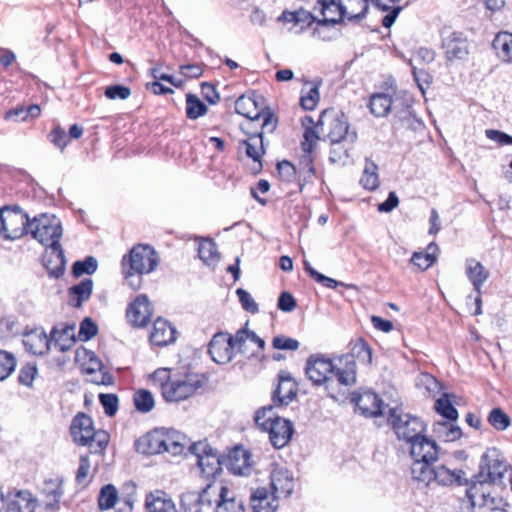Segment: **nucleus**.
Returning <instances> with one entry per match:
<instances>
[{"label":"nucleus","instance_id":"1","mask_svg":"<svg viewBox=\"0 0 512 512\" xmlns=\"http://www.w3.org/2000/svg\"><path fill=\"white\" fill-rule=\"evenodd\" d=\"M323 19L318 26L336 25L347 18L351 22L361 21L368 13V0H318Z\"/></svg>","mask_w":512,"mask_h":512},{"label":"nucleus","instance_id":"2","mask_svg":"<svg viewBox=\"0 0 512 512\" xmlns=\"http://www.w3.org/2000/svg\"><path fill=\"white\" fill-rule=\"evenodd\" d=\"M70 434L80 446H88L90 453L101 454L107 447L109 435L104 430H95L93 420L85 413H78L72 420Z\"/></svg>","mask_w":512,"mask_h":512},{"label":"nucleus","instance_id":"3","mask_svg":"<svg viewBox=\"0 0 512 512\" xmlns=\"http://www.w3.org/2000/svg\"><path fill=\"white\" fill-rule=\"evenodd\" d=\"M318 126H327L326 136L330 140L332 146L344 144L345 154L351 146L357 141L358 135L355 130H350L347 117L342 112H334L333 110H325L321 113ZM331 153H336L333 147Z\"/></svg>","mask_w":512,"mask_h":512},{"label":"nucleus","instance_id":"4","mask_svg":"<svg viewBox=\"0 0 512 512\" xmlns=\"http://www.w3.org/2000/svg\"><path fill=\"white\" fill-rule=\"evenodd\" d=\"M417 476L414 481L429 487L433 484L438 486H463L468 485L469 481L466 473L462 469H450L446 465H429L424 470H416Z\"/></svg>","mask_w":512,"mask_h":512},{"label":"nucleus","instance_id":"5","mask_svg":"<svg viewBox=\"0 0 512 512\" xmlns=\"http://www.w3.org/2000/svg\"><path fill=\"white\" fill-rule=\"evenodd\" d=\"M388 422L392 426L397 439L412 444L426 433L424 421L409 413H403L396 408L389 410Z\"/></svg>","mask_w":512,"mask_h":512},{"label":"nucleus","instance_id":"6","mask_svg":"<svg viewBox=\"0 0 512 512\" xmlns=\"http://www.w3.org/2000/svg\"><path fill=\"white\" fill-rule=\"evenodd\" d=\"M338 357L340 367H343L342 373H340L341 385L348 387L356 383V360L365 365L371 364L372 349L363 338H359L351 347L350 353Z\"/></svg>","mask_w":512,"mask_h":512},{"label":"nucleus","instance_id":"7","mask_svg":"<svg viewBox=\"0 0 512 512\" xmlns=\"http://www.w3.org/2000/svg\"><path fill=\"white\" fill-rule=\"evenodd\" d=\"M342 368L339 357L329 359L323 355H311L306 361L305 373L309 380L317 386L328 384L333 376L341 384Z\"/></svg>","mask_w":512,"mask_h":512},{"label":"nucleus","instance_id":"8","mask_svg":"<svg viewBox=\"0 0 512 512\" xmlns=\"http://www.w3.org/2000/svg\"><path fill=\"white\" fill-rule=\"evenodd\" d=\"M62 233L61 222L55 215L40 214L33 217L28 225V234L46 247L60 244Z\"/></svg>","mask_w":512,"mask_h":512},{"label":"nucleus","instance_id":"9","mask_svg":"<svg viewBox=\"0 0 512 512\" xmlns=\"http://www.w3.org/2000/svg\"><path fill=\"white\" fill-rule=\"evenodd\" d=\"M30 218L20 206H4L0 209V236L15 240L28 234Z\"/></svg>","mask_w":512,"mask_h":512},{"label":"nucleus","instance_id":"10","mask_svg":"<svg viewBox=\"0 0 512 512\" xmlns=\"http://www.w3.org/2000/svg\"><path fill=\"white\" fill-rule=\"evenodd\" d=\"M224 489V485L217 483L207 484L201 492L189 491L182 495L181 503L185 512H204L205 510H213L220 500V496Z\"/></svg>","mask_w":512,"mask_h":512},{"label":"nucleus","instance_id":"11","mask_svg":"<svg viewBox=\"0 0 512 512\" xmlns=\"http://www.w3.org/2000/svg\"><path fill=\"white\" fill-rule=\"evenodd\" d=\"M159 264L158 253L150 245L138 244L122 259V268H129L138 274H149Z\"/></svg>","mask_w":512,"mask_h":512},{"label":"nucleus","instance_id":"12","mask_svg":"<svg viewBox=\"0 0 512 512\" xmlns=\"http://www.w3.org/2000/svg\"><path fill=\"white\" fill-rule=\"evenodd\" d=\"M202 381L197 375H185L183 378H169L161 385L162 395L168 402H179L192 396Z\"/></svg>","mask_w":512,"mask_h":512},{"label":"nucleus","instance_id":"13","mask_svg":"<svg viewBox=\"0 0 512 512\" xmlns=\"http://www.w3.org/2000/svg\"><path fill=\"white\" fill-rule=\"evenodd\" d=\"M409 446L410 455L414 460L411 466V475L414 478L417 476L416 470H424L438 460L440 448L425 434Z\"/></svg>","mask_w":512,"mask_h":512},{"label":"nucleus","instance_id":"14","mask_svg":"<svg viewBox=\"0 0 512 512\" xmlns=\"http://www.w3.org/2000/svg\"><path fill=\"white\" fill-rule=\"evenodd\" d=\"M235 111L251 121L262 120L261 128L266 132H273L277 125V119L273 113L257 109V102L252 97L240 96L235 102Z\"/></svg>","mask_w":512,"mask_h":512},{"label":"nucleus","instance_id":"15","mask_svg":"<svg viewBox=\"0 0 512 512\" xmlns=\"http://www.w3.org/2000/svg\"><path fill=\"white\" fill-rule=\"evenodd\" d=\"M508 464L503 454L497 448H488L481 457L479 471L490 482L501 483L507 472Z\"/></svg>","mask_w":512,"mask_h":512},{"label":"nucleus","instance_id":"16","mask_svg":"<svg viewBox=\"0 0 512 512\" xmlns=\"http://www.w3.org/2000/svg\"><path fill=\"white\" fill-rule=\"evenodd\" d=\"M74 329V325L67 326L62 330H58L56 327H54L50 332V337H48L44 332L40 333L36 336L40 347L33 349V353L44 354L47 350H49L51 343H53L54 346L62 352L70 349L72 344L75 342Z\"/></svg>","mask_w":512,"mask_h":512},{"label":"nucleus","instance_id":"17","mask_svg":"<svg viewBox=\"0 0 512 512\" xmlns=\"http://www.w3.org/2000/svg\"><path fill=\"white\" fill-rule=\"evenodd\" d=\"M153 306L147 295H138L127 307L126 318L134 328H144L151 321Z\"/></svg>","mask_w":512,"mask_h":512},{"label":"nucleus","instance_id":"18","mask_svg":"<svg viewBox=\"0 0 512 512\" xmlns=\"http://www.w3.org/2000/svg\"><path fill=\"white\" fill-rule=\"evenodd\" d=\"M264 425L265 428L262 430L268 433L269 441L275 449H281L288 445L294 433V425L290 420L275 419Z\"/></svg>","mask_w":512,"mask_h":512},{"label":"nucleus","instance_id":"19","mask_svg":"<svg viewBox=\"0 0 512 512\" xmlns=\"http://www.w3.org/2000/svg\"><path fill=\"white\" fill-rule=\"evenodd\" d=\"M208 353L217 364L229 363L235 353L232 340L228 339V335L225 333H216L209 343Z\"/></svg>","mask_w":512,"mask_h":512},{"label":"nucleus","instance_id":"20","mask_svg":"<svg viewBox=\"0 0 512 512\" xmlns=\"http://www.w3.org/2000/svg\"><path fill=\"white\" fill-rule=\"evenodd\" d=\"M297 395V383L291 373L281 370L278 373V385L272 393V400L277 405H288Z\"/></svg>","mask_w":512,"mask_h":512},{"label":"nucleus","instance_id":"21","mask_svg":"<svg viewBox=\"0 0 512 512\" xmlns=\"http://www.w3.org/2000/svg\"><path fill=\"white\" fill-rule=\"evenodd\" d=\"M272 492L280 497H288L294 490L295 480L293 473L283 466H275L270 474Z\"/></svg>","mask_w":512,"mask_h":512},{"label":"nucleus","instance_id":"22","mask_svg":"<svg viewBox=\"0 0 512 512\" xmlns=\"http://www.w3.org/2000/svg\"><path fill=\"white\" fill-rule=\"evenodd\" d=\"M352 401L357 410L366 418H373L383 413V401L373 391H364L359 395H354Z\"/></svg>","mask_w":512,"mask_h":512},{"label":"nucleus","instance_id":"23","mask_svg":"<svg viewBox=\"0 0 512 512\" xmlns=\"http://www.w3.org/2000/svg\"><path fill=\"white\" fill-rule=\"evenodd\" d=\"M136 450L146 455H155L164 452V428H156L141 436L135 442Z\"/></svg>","mask_w":512,"mask_h":512},{"label":"nucleus","instance_id":"24","mask_svg":"<svg viewBox=\"0 0 512 512\" xmlns=\"http://www.w3.org/2000/svg\"><path fill=\"white\" fill-rule=\"evenodd\" d=\"M43 265L50 277L59 278L64 274L66 259L60 244L47 246L43 255Z\"/></svg>","mask_w":512,"mask_h":512},{"label":"nucleus","instance_id":"25","mask_svg":"<svg viewBox=\"0 0 512 512\" xmlns=\"http://www.w3.org/2000/svg\"><path fill=\"white\" fill-rule=\"evenodd\" d=\"M400 94L395 97L387 93H375L371 95L368 107L375 117H386L391 111H397Z\"/></svg>","mask_w":512,"mask_h":512},{"label":"nucleus","instance_id":"26","mask_svg":"<svg viewBox=\"0 0 512 512\" xmlns=\"http://www.w3.org/2000/svg\"><path fill=\"white\" fill-rule=\"evenodd\" d=\"M177 331L167 320L159 317L153 323V329L150 333V342L152 345L163 347L176 340Z\"/></svg>","mask_w":512,"mask_h":512},{"label":"nucleus","instance_id":"27","mask_svg":"<svg viewBox=\"0 0 512 512\" xmlns=\"http://www.w3.org/2000/svg\"><path fill=\"white\" fill-rule=\"evenodd\" d=\"M442 47L448 60H461L468 55V42L460 32H452L444 38Z\"/></svg>","mask_w":512,"mask_h":512},{"label":"nucleus","instance_id":"28","mask_svg":"<svg viewBox=\"0 0 512 512\" xmlns=\"http://www.w3.org/2000/svg\"><path fill=\"white\" fill-rule=\"evenodd\" d=\"M278 498L274 492L270 493L265 487H259L250 495V506L253 512H276Z\"/></svg>","mask_w":512,"mask_h":512},{"label":"nucleus","instance_id":"29","mask_svg":"<svg viewBox=\"0 0 512 512\" xmlns=\"http://www.w3.org/2000/svg\"><path fill=\"white\" fill-rule=\"evenodd\" d=\"M229 471L235 475H246L251 468V455L249 451L241 446L233 448L226 460Z\"/></svg>","mask_w":512,"mask_h":512},{"label":"nucleus","instance_id":"30","mask_svg":"<svg viewBox=\"0 0 512 512\" xmlns=\"http://www.w3.org/2000/svg\"><path fill=\"white\" fill-rule=\"evenodd\" d=\"M93 286V280L90 278H85L80 283L71 286L68 289L70 305L75 308L82 307L83 303L90 299L93 291Z\"/></svg>","mask_w":512,"mask_h":512},{"label":"nucleus","instance_id":"31","mask_svg":"<svg viewBox=\"0 0 512 512\" xmlns=\"http://www.w3.org/2000/svg\"><path fill=\"white\" fill-rule=\"evenodd\" d=\"M145 506L147 512H177L174 502L163 491L147 495Z\"/></svg>","mask_w":512,"mask_h":512},{"label":"nucleus","instance_id":"32","mask_svg":"<svg viewBox=\"0 0 512 512\" xmlns=\"http://www.w3.org/2000/svg\"><path fill=\"white\" fill-rule=\"evenodd\" d=\"M488 480L484 478L483 471L478 472L473 476L469 487L466 490V496L468 498L467 507H471L472 509L475 507H483L485 502L481 499V491H484L486 488Z\"/></svg>","mask_w":512,"mask_h":512},{"label":"nucleus","instance_id":"33","mask_svg":"<svg viewBox=\"0 0 512 512\" xmlns=\"http://www.w3.org/2000/svg\"><path fill=\"white\" fill-rule=\"evenodd\" d=\"M240 148L244 149L247 157L253 159L254 162H258V169L261 170V158L265 153L262 133L252 135L248 139L241 141Z\"/></svg>","mask_w":512,"mask_h":512},{"label":"nucleus","instance_id":"34","mask_svg":"<svg viewBox=\"0 0 512 512\" xmlns=\"http://www.w3.org/2000/svg\"><path fill=\"white\" fill-rule=\"evenodd\" d=\"M466 266L467 276L471 281L474 290L480 294L482 285L489 277V272L480 262H477L474 259L467 260Z\"/></svg>","mask_w":512,"mask_h":512},{"label":"nucleus","instance_id":"35","mask_svg":"<svg viewBox=\"0 0 512 512\" xmlns=\"http://www.w3.org/2000/svg\"><path fill=\"white\" fill-rule=\"evenodd\" d=\"M454 421H440L434 424L433 432L444 442H453L461 438V428Z\"/></svg>","mask_w":512,"mask_h":512},{"label":"nucleus","instance_id":"36","mask_svg":"<svg viewBox=\"0 0 512 512\" xmlns=\"http://www.w3.org/2000/svg\"><path fill=\"white\" fill-rule=\"evenodd\" d=\"M233 493L224 486L220 500L215 506L214 512H244V504L241 499L236 498Z\"/></svg>","mask_w":512,"mask_h":512},{"label":"nucleus","instance_id":"37","mask_svg":"<svg viewBox=\"0 0 512 512\" xmlns=\"http://www.w3.org/2000/svg\"><path fill=\"white\" fill-rule=\"evenodd\" d=\"M42 494L45 496L47 509L55 511L59 508V502L63 495L61 484L52 479L45 481Z\"/></svg>","mask_w":512,"mask_h":512},{"label":"nucleus","instance_id":"38","mask_svg":"<svg viewBox=\"0 0 512 512\" xmlns=\"http://www.w3.org/2000/svg\"><path fill=\"white\" fill-rule=\"evenodd\" d=\"M198 466L205 477H214L221 472V461L216 451L212 450L199 457Z\"/></svg>","mask_w":512,"mask_h":512},{"label":"nucleus","instance_id":"39","mask_svg":"<svg viewBox=\"0 0 512 512\" xmlns=\"http://www.w3.org/2000/svg\"><path fill=\"white\" fill-rule=\"evenodd\" d=\"M492 46L499 57L504 61L512 62V33L499 32L495 36Z\"/></svg>","mask_w":512,"mask_h":512},{"label":"nucleus","instance_id":"40","mask_svg":"<svg viewBox=\"0 0 512 512\" xmlns=\"http://www.w3.org/2000/svg\"><path fill=\"white\" fill-rule=\"evenodd\" d=\"M438 246L435 242H431L426 249V252H414L411 257V263L424 271L431 267L436 261L435 252Z\"/></svg>","mask_w":512,"mask_h":512},{"label":"nucleus","instance_id":"41","mask_svg":"<svg viewBox=\"0 0 512 512\" xmlns=\"http://www.w3.org/2000/svg\"><path fill=\"white\" fill-rule=\"evenodd\" d=\"M164 439H165V447L164 452H168L172 455L181 454L185 448V436L181 435L179 432L173 429H165L164 428Z\"/></svg>","mask_w":512,"mask_h":512},{"label":"nucleus","instance_id":"42","mask_svg":"<svg viewBox=\"0 0 512 512\" xmlns=\"http://www.w3.org/2000/svg\"><path fill=\"white\" fill-rule=\"evenodd\" d=\"M434 409L448 421H456L458 419V411L453 406L449 393H442L435 401Z\"/></svg>","mask_w":512,"mask_h":512},{"label":"nucleus","instance_id":"43","mask_svg":"<svg viewBox=\"0 0 512 512\" xmlns=\"http://www.w3.org/2000/svg\"><path fill=\"white\" fill-rule=\"evenodd\" d=\"M299 175L303 179L299 180V188L302 191L305 182L310 181L315 176L314 157L312 152L303 151V155L299 160Z\"/></svg>","mask_w":512,"mask_h":512},{"label":"nucleus","instance_id":"44","mask_svg":"<svg viewBox=\"0 0 512 512\" xmlns=\"http://www.w3.org/2000/svg\"><path fill=\"white\" fill-rule=\"evenodd\" d=\"M378 166L368 159L363 174L360 178V184L367 190H375L379 187Z\"/></svg>","mask_w":512,"mask_h":512},{"label":"nucleus","instance_id":"45","mask_svg":"<svg viewBox=\"0 0 512 512\" xmlns=\"http://www.w3.org/2000/svg\"><path fill=\"white\" fill-rule=\"evenodd\" d=\"M198 255L207 265L215 264L220 260L217 245L212 239H206L199 244Z\"/></svg>","mask_w":512,"mask_h":512},{"label":"nucleus","instance_id":"46","mask_svg":"<svg viewBox=\"0 0 512 512\" xmlns=\"http://www.w3.org/2000/svg\"><path fill=\"white\" fill-rule=\"evenodd\" d=\"M207 106L195 95L188 93L186 95V116L195 120L207 113Z\"/></svg>","mask_w":512,"mask_h":512},{"label":"nucleus","instance_id":"47","mask_svg":"<svg viewBox=\"0 0 512 512\" xmlns=\"http://www.w3.org/2000/svg\"><path fill=\"white\" fill-rule=\"evenodd\" d=\"M118 498V492L114 485L107 484L100 489L98 495V507L100 510H109L114 507Z\"/></svg>","mask_w":512,"mask_h":512},{"label":"nucleus","instance_id":"48","mask_svg":"<svg viewBox=\"0 0 512 512\" xmlns=\"http://www.w3.org/2000/svg\"><path fill=\"white\" fill-rule=\"evenodd\" d=\"M488 423L498 431H504L511 425V418L504 412L503 409L496 407L493 408L488 417Z\"/></svg>","mask_w":512,"mask_h":512},{"label":"nucleus","instance_id":"49","mask_svg":"<svg viewBox=\"0 0 512 512\" xmlns=\"http://www.w3.org/2000/svg\"><path fill=\"white\" fill-rule=\"evenodd\" d=\"M134 404L137 411L142 413H148L154 407V397L150 391L140 389L136 391L134 394Z\"/></svg>","mask_w":512,"mask_h":512},{"label":"nucleus","instance_id":"50","mask_svg":"<svg viewBox=\"0 0 512 512\" xmlns=\"http://www.w3.org/2000/svg\"><path fill=\"white\" fill-rule=\"evenodd\" d=\"M98 268V261L93 256H87L84 260L76 261L72 265V274L75 277H80L83 274L91 275L96 272Z\"/></svg>","mask_w":512,"mask_h":512},{"label":"nucleus","instance_id":"51","mask_svg":"<svg viewBox=\"0 0 512 512\" xmlns=\"http://www.w3.org/2000/svg\"><path fill=\"white\" fill-rule=\"evenodd\" d=\"M15 356L5 350H0V381L7 379L16 367Z\"/></svg>","mask_w":512,"mask_h":512},{"label":"nucleus","instance_id":"52","mask_svg":"<svg viewBox=\"0 0 512 512\" xmlns=\"http://www.w3.org/2000/svg\"><path fill=\"white\" fill-rule=\"evenodd\" d=\"M275 419H284V418L278 416L274 412V408L272 405H268V406L258 409L255 412V416H254L255 424L260 429L265 428V425H264V424H266L265 422H267V424H269L270 422H273Z\"/></svg>","mask_w":512,"mask_h":512},{"label":"nucleus","instance_id":"53","mask_svg":"<svg viewBox=\"0 0 512 512\" xmlns=\"http://www.w3.org/2000/svg\"><path fill=\"white\" fill-rule=\"evenodd\" d=\"M99 401L107 416L112 417L116 414L119 405V399L116 394L101 393L99 395Z\"/></svg>","mask_w":512,"mask_h":512},{"label":"nucleus","instance_id":"54","mask_svg":"<svg viewBox=\"0 0 512 512\" xmlns=\"http://www.w3.org/2000/svg\"><path fill=\"white\" fill-rule=\"evenodd\" d=\"M320 99L319 88L314 85L308 92L303 93L300 97V105L304 110H313L317 106Z\"/></svg>","mask_w":512,"mask_h":512},{"label":"nucleus","instance_id":"55","mask_svg":"<svg viewBox=\"0 0 512 512\" xmlns=\"http://www.w3.org/2000/svg\"><path fill=\"white\" fill-rule=\"evenodd\" d=\"M236 295L238 296L239 302L245 311L251 314L259 312L258 304L248 291L243 288H238L236 290Z\"/></svg>","mask_w":512,"mask_h":512},{"label":"nucleus","instance_id":"56","mask_svg":"<svg viewBox=\"0 0 512 512\" xmlns=\"http://www.w3.org/2000/svg\"><path fill=\"white\" fill-rule=\"evenodd\" d=\"M97 332V325L91 318L87 317L80 323L78 337L81 341H89L97 334Z\"/></svg>","mask_w":512,"mask_h":512},{"label":"nucleus","instance_id":"57","mask_svg":"<svg viewBox=\"0 0 512 512\" xmlns=\"http://www.w3.org/2000/svg\"><path fill=\"white\" fill-rule=\"evenodd\" d=\"M36 374H37L36 364L27 363L21 367V369L19 371V375H18V381L22 385L31 387Z\"/></svg>","mask_w":512,"mask_h":512},{"label":"nucleus","instance_id":"58","mask_svg":"<svg viewBox=\"0 0 512 512\" xmlns=\"http://www.w3.org/2000/svg\"><path fill=\"white\" fill-rule=\"evenodd\" d=\"M400 101L402 102L403 105H405V108H402L400 110L397 109V111H394L395 115L401 121H409L410 118L414 117V113L412 110L413 99L407 93L402 92L400 94Z\"/></svg>","mask_w":512,"mask_h":512},{"label":"nucleus","instance_id":"59","mask_svg":"<svg viewBox=\"0 0 512 512\" xmlns=\"http://www.w3.org/2000/svg\"><path fill=\"white\" fill-rule=\"evenodd\" d=\"M272 346L274 349L278 350L295 351L299 348L300 343L294 338L286 337L285 335H278L273 338Z\"/></svg>","mask_w":512,"mask_h":512},{"label":"nucleus","instance_id":"60","mask_svg":"<svg viewBox=\"0 0 512 512\" xmlns=\"http://www.w3.org/2000/svg\"><path fill=\"white\" fill-rule=\"evenodd\" d=\"M104 94L108 99L111 100H125L131 95V90L127 86L116 84L106 87Z\"/></svg>","mask_w":512,"mask_h":512},{"label":"nucleus","instance_id":"61","mask_svg":"<svg viewBox=\"0 0 512 512\" xmlns=\"http://www.w3.org/2000/svg\"><path fill=\"white\" fill-rule=\"evenodd\" d=\"M319 136L315 130V127H306L303 133V141L301 142V148L303 151L312 152L315 148Z\"/></svg>","mask_w":512,"mask_h":512},{"label":"nucleus","instance_id":"62","mask_svg":"<svg viewBox=\"0 0 512 512\" xmlns=\"http://www.w3.org/2000/svg\"><path fill=\"white\" fill-rule=\"evenodd\" d=\"M48 137L51 143H53L54 146L59 148L61 151H63L65 147L68 145V135L66 134L65 130L62 129L60 126H56L49 133Z\"/></svg>","mask_w":512,"mask_h":512},{"label":"nucleus","instance_id":"63","mask_svg":"<svg viewBox=\"0 0 512 512\" xmlns=\"http://www.w3.org/2000/svg\"><path fill=\"white\" fill-rule=\"evenodd\" d=\"M277 170L281 180L285 182H291L297 173L295 166L287 160L279 162L277 164Z\"/></svg>","mask_w":512,"mask_h":512},{"label":"nucleus","instance_id":"64","mask_svg":"<svg viewBox=\"0 0 512 512\" xmlns=\"http://www.w3.org/2000/svg\"><path fill=\"white\" fill-rule=\"evenodd\" d=\"M90 460L88 455H81L79 459V467L76 472V482L84 484L90 472Z\"/></svg>","mask_w":512,"mask_h":512}]
</instances>
